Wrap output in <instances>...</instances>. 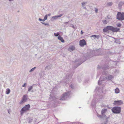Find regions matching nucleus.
Wrapping results in <instances>:
<instances>
[{"instance_id": "18", "label": "nucleus", "mask_w": 124, "mask_h": 124, "mask_svg": "<svg viewBox=\"0 0 124 124\" xmlns=\"http://www.w3.org/2000/svg\"><path fill=\"white\" fill-rule=\"evenodd\" d=\"M33 88V86L32 85L30 86L28 88V91L29 92H30Z\"/></svg>"}, {"instance_id": "35", "label": "nucleus", "mask_w": 124, "mask_h": 124, "mask_svg": "<svg viewBox=\"0 0 124 124\" xmlns=\"http://www.w3.org/2000/svg\"><path fill=\"white\" fill-rule=\"evenodd\" d=\"M26 83H24V84L23 85H22V86L23 87H25V86H26V85H26Z\"/></svg>"}, {"instance_id": "19", "label": "nucleus", "mask_w": 124, "mask_h": 124, "mask_svg": "<svg viewBox=\"0 0 124 124\" xmlns=\"http://www.w3.org/2000/svg\"><path fill=\"white\" fill-rule=\"evenodd\" d=\"M113 3L112 2H108L107 3V5L108 6H110L112 5Z\"/></svg>"}, {"instance_id": "43", "label": "nucleus", "mask_w": 124, "mask_h": 124, "mask_svg": "<svg viewBox=\"0 0 124 124\" xmlns=\"http://www.w3.org/2000/svg\"><path fill=\"white\" fill-rule=\"evenodd\" d=\"M68 23V22H65L64 23L65 24H67Z\"/></svg>"}, {"instance_id": "17", "label": "nucleus", "mask_w": 124, "mask_h": 124, "mask_svg": "<svg viewBox=\"0 0 124 124\" xmlns=\"http://www.w3.org/2000/svg\"><path fill=\"white\" fill-rule=\"evenodd\" d=\"M115 93H118L119 92V89L118 88H116L115 90Z\"/></svg>"}, {"instance_id": "8", "label": "nucleus", "mask_w": 124, "mask_h": 124, "mask_svg": "<svg viewBox=\"0 0 124 124\" xmlns=\"http://www.w3.org/2000/svg\"><path fill=\"white\" fill-rule=\"evenodd\" d=\"M27 100V95H24L22 98V100L20 102V103H22L26 101Z\"/></svg>"}, {"instance_id": "3", "label": "nucleus", "mask_w": 124, "mask_h": 124, "mask_svg": "<svg viewBox=\"0 0 124 124\" xmlns=\"http://www.w3.org/2000/svg\"><path fill=\"white\" fill-rule=\"evenodd\" d=\"M30 106L29 104L26 105L20 111L21 114L23 115V113L26 112L29 109Z\"/></svg>"}, {"instance_id": "30", "label": "nucleus", "mask_w": 124, "mask_h": 124, "mask_svg": "<svg viewBox=\"0 0 124 124\" xmlns=\"http://www.w3.org/2000/svg\"><path fill=\"white\" fill-rule=\"evenodd\" d=\"M47 15H46L45 16H44V18L45 20H46L47 19Z\"/></svg>"}, {"instance_id": "39", "label": "nucleus", "mask_w": 124, "mask_h": 124, "mask_svg": "<svg viewBox=\"0 0 124 124\" xmlns=\"http://www.w3.org/2000/svg\"><path fill=\"white\" fill-rule=\"evenodd\" d=\"M70 87H71V88H72V89H73V86L72 85H70Z\"/></svg>"}, {"instance_id": "42", "label": "nucleus", "mask_w": 124, "mask_h": 124, "mask_svg": "<svg viewBox=\"0 0 124 124\" xmlns=\"http://www.w3.org/2000/svg\"><path fill=\"white\" fill-rule=\"evenodd\" d=\"M46 20H45L44 18L43 19H42V21L43 22H44Z\"/></svg>"}, {"instance_id": "9", "label": "nucleus", "mask_w": 124, "mask_h": 124, "mask_svg": "<svg viewBox=\"0 0 124 124\" xmlns=\"http://www.w3.org/2000/svg\"><path fill=\"white\" fill-rule=\"evenodd\" d=\"M123 104V102L121 100L114 101V104L117 106Z\"/></svg>"}, {"instance_id": "33", "label": "nucleus", "mask_w": 124, "mask_h": 124, "mask_svg": "<svg viewBox=\"0 0 124 124\" xmlns=\"http://www.w3.org/2000/svg\"><path fill=\"white\" fill-rule=\"evenodd\" d=\"M96 13H97L98 12V9L97 8H95L94 9Z\"/></svg>"}, {"instance_id": "46", "label": "nucleus", "mask_w": 124, "mask_h": 124, "mask_svg": "<svg viewBox=\"0 0 124 124\" xmlns=\"http://www.w3.org/2000/svg\"><path fill=\"white\" fill-rule=\"evenodd\" d=\"M34 91H33V90H32L31 91V92H34Z\"/></svg>"}, {"instance_id": "25", "label": "nucleus", "mask_w": 124, "mask_h": 124, "mask_svg": "<svg viewBox=\"0 0 124 124\" xmlns=\"http://www.w3.org/2000/svg\"><path fill=\"white\" fill-rule=\"evenodd\" d=\"M36 68V67H35L32 68L29 71V72H31L33 71Z\"/></svg>"}, {"instance_id": "2", "label": "nucleus", "mask_w": 124, "mask_h": 124, "mask_svg": "<svg viewBox=\"0 0 124 124\" xmlns=\"http://www.w3.org/2000/svg\"><path fill=\"white\" fill-rule=\"evenodd\" d=\"M113 113L116 114L120 113L121 111V108L120 107H114L111 109Z\"/></svg>"}, {"instance_id": "11", "label": "nucleus", "mask_w": 124, "mask_h": 124, "mask_svg": "<svg viewBox=\"0 0 124 124\" xmlns=\"http://www.w3.org/2000/svg\"><path fill=\"white\" fill-rule=\"evenodd\" d=\"M123 5H124V1H120L118 4V8L119 9H121L122 6Z\"/></svg>"}, {"instance_id": "16", "label": "nucleus", "mask_w": 124, "mask_h": 124, "mask_svg": "<svg viewBox=\"0 0 124 124\" xmlns=\"http://www.w3.org/2000/svg\"><path fill=\"white\" fill-rule=\"evenodd\" d=\"M58 39L60 40L62 42H64V40L60 36H59L58 37Z\"/></svg>"}, {"instance_id": "50", "label": "nucleus", "mask_w": 124, "mask_h": 124, "mask_svg": "<svg viewBox=\"0 0 124 124\" xmlns=\"http://www.w3.org/2000/svg\"><path fill=\"white\" fill-rule=\"evenodd\" d=\"M99 68V67H98V68Z\"/></svg>"}, {"instance_id": "13", "label": "nucleus", "mask_w": 124, "mask_h": 124, "mask_svg": "<svg viewBox=\"0 0 124 124\" xmlns=\"http://www.w3.org/2000/svg\"><path fill=\"white\" fill-rule=\"evenodd\" d=\"M75 47L74 46H70L68 48V50L71 52L74 50L75 49Z\"/></svg>"}, {"instance_id": "22", "label": "nucleus", "mask_w": 124, "mask_h": 124, "mask_svg": "<svg viewBox=\"0 0 124 124\" xmlns=\"http://www.w3.org/2000/svg\"><path fill=\"white\" fill-rule=\"evenodd\" d=\"M98 117H100L101 118H106V117H104V116H103V115H99L98 116Z\"/></svg>"}, {"instance_id": "14", "label": "nucleus", "mask_w": 124, "mask_h": 124, "mask_svg": "<svg viewBox=\"0 0 124 124\" xmlns=\"http://www.w3.org/2000/svg\"><path fill=\"white\" fill-rule=\"evenodd\" d=\"M106 79L108 80H111L113 78V76L112 75H109L106 77Z\"/></svg>"}, {"instance_id": "48", "label": "nucleus", "mask_w": 124, "mask_h": 124, "mask_svg": "<svg viewBox=\"0 0 124 124\" xmlns=\"http://www.w3.org/2000/svg\"><path fill=\"white\" fill-rule=\"evenodd\" d=\"M70 17V16H68V18H69Z\"/></svg>"}, {"instance_id": "44", "label": "nucleus", "mask_w": 124, "mask_h": 124, "mask_svg": "<svg viewBox=\"0 0 124 124\" xmlns=\"http://www.w3.org/2000/svg\"><path fill=\"white\" fill-rule=\"evenodd\" d=\"M10 1H13V0H8Z\"/></svg>"}, {"instance_id": "40", "label": "nucleus", "mask_w": 124, "mask_h": 124, "mask_svg": "<svg viewBox=\"0 0 124 124\" xmlns=\"http://www.w3.org/2000/svg\"><path fill=\"white\" fill-rule=\"evenodd\" d=\"M81 34L82 35L83 34V31L82 30L81 31Z\"/></svg>"}, {"instance_id": "23", "label": "nucleus", "mask_w": 124, "mask_h": 124, "mask_svg": "<svg viewBox=\"0 0 124 124\" xmlns=\"http://www.w3.org/2000/svg\"><path fill=\"white\" fill-rule=\"evenodd\" d=\"M51 67H50V66L48 65L47 66H46L45 68V69L46 70V69H47L48 70H49L51 69Z\"/></svg>"}, {"instance_id": "28", "label": "nucleus", "mask_w": 124, "mask_h": 124, "mask_svg": "<svg viewBox=\"0 0 124 124\" xmlns=\"http://www.w3.org/2000/svg\"><path fill=\"white\" fill-rule=\"evenodd\" d=\"M54 35L55 36L57 37L59 35V33L58 32L56 34L55 33H54Z\"/></svg>"}, {"instance_id": "15", "label": "nucleus", "mask_w": 124, "mask_h": 124, "mask_svg": "<svg viewBox=\"0 0 124 124\" xmlns=\"http://www.w3.org/2000/svg\"><path fill=\"white\" fill-rule=\"evenodd\" d=\"M91 38L93 37L94 38V39H95L96 38H97L98 39L99 38V36L96 35H93L91 36Z\"/></svg>"}, {"instance_id": "34", "label": "nucleus", "mask_w": 124, "mask_h": 124, "mask_svg": "<svg viewBox=\"0 0 124 124\" xmlns=\"http://www.w3.org/2000/svg\"><path fill=\"white\" fill-rule=\"evenodd\" d=\"M71 27H72L73 28H74V29L75 28V27L74 26V25L72 24L71 25Z\"/></svg>"}, {"instance_id": "5", "label": "nucleus", "mask_w": 124, "mask_h": 124, "mask_svg": "<svg viewBox=\"0 0 124 124\" xmlns=\"http://www.w3.org/2000/svg\"><path fill=\"white\" fill-rule=\"evenodd\" d=\"M69 92L67 93H65L62 94V97L60 99V100H64L69 97L70 94Z\"/></svg>"}, {"instance_id": "7", "label": "nucleus", "mask_w": 124, "mask_h": 124, "mask_svg": "<svg viewBox=\"0 0 124 124\" xmlns=\"http://www.w3.org/2000/svg\"><path fill=\"white\" fill-rule=\"evenodd\" d=\"M63 15L62 14H61L59 15L53 16L51 18L52 21H54V20H56L62 16Z\"/></svg>"}, {"instance_id": "27", "label": "nucleus", "mask_w": 124, "mask_h": 124, "mask_svg": "<svg viewBox=\"0 0 124 124\" xmlns=\"http://www.w3.org/2000/svg\"><path fill=\"white\" fill-rule=\"evenodd\" d=\"M102 22L104 24H107V23L106 20H102Z\"/></svg>"}, {"instance_id": "32", "label": "nucleus", "mask_w": 124, "mask_h": 124, "mask_svg": "<svg viewBox=\"0 0 124 124\" xmlns=\"http://www.w3.org/2000/svg\"><path fill=\"white\" fill-rule=\"evenodd\" d=\"M81 63H78V65H77L76 66V67H75V68H74V69H75L76 68H77L78 66H79L80 65Z\"/></svg>"}, {"instance_id": "31", "label": "nucleus", "mask_w": 124, "mask_h": 124, "mask_svg": "<svg viewBox=\"0 0 124 124\" xmlns=\"http://www.w3.org/2000/svg\"><path fill=\"white\" fill-rule=\"evenodd\" d=\"M108 117L107 118H106V123H102L101 124H107V123H107V122L108 121Z\"/></svg>"}, {"instance_id": "29", "label": "nucleus", "mask_w": 124, "mask_h": 124, "mask_svg": "<svg viewBox=\"0 0 124 124\" xmlns=\"http://www.w3.org/2000/svg\"><path fill=\"white\" fill-rule=\"evenodd\" d=\"M87 2H83V3H82V6L83 7L84 5H85L86 4H87Z\"/></svg>"}, {"instance_id": "36", "label": "nucleus", "mask_w": 124, "mask_h": 124, "mask_svg": "<svg viewBox=\"0 0 124 124\" xmlns=\"http://www.w3.org/2000/svg\"><path fill=\"white\" fill-rule=\"evenodd\" d=\"M107 18L108 19H110V16H107Z\"/></svg>"}, {"instance_id": "4", "label": "nucleus", "mask_w": 124, "mask_h": 124, "mask_svg": "<svg viewBox=\"0 0 124 124\" xmlns=\"http://www.w3.org/2000/svg\"><path fill=\"white\" fill-rule=\"evenodd\" d=\"M116 18L119 20H124V13L118 12L116 16Z\"/></svg>"}, {"instance_id": "1", "label": "nucleus", "mask_w": 124, "mask_h": 124, "mask_svg": "<svg viewBox=\"0 0 124 124\" xmlns=\"http://www.w3.org/2000/svg\"><path fill=\"white\" fill-rule=\"evenodd\" d=\"M120 28H115L112 26H108L105 27L103 29V31L104 32H108L109 31H111L113 32L119 31Z\"/></svg>"}, {"instance_id": "41", "label": "nucleus", "mask_w": 124, "mask_h": 124, "mask_svg": "<svg viewBox=\"0 0 124 124\" xmlns=\"http://www.w3.org/2000/svg\"><path fill=\"white\" fill-rule=\"evenodd\" d=\"M47 15L48 16H50L51 15V14L49 13V14H48Z\"/></svg>"}, {"instance_id": "24", "label": "nucleus", "mask_w": 124, "mask_h": 124, "mask_svg": "<svg viewBox=\"0 0 124 124\" xmlns=\"http://www.w3.org/2000/svg\"><path fill=\"white\" fill-rule=\"evenodd\" d=\"M103 69H106L108 68V66L107 65H104V67H103Z\"/></svg>"}, {"instance_id": "37", "label": "nucleus", "mask_w": 124, "mask_h": 124, "mask_svg": "<svg viewBox=\"0 0 124 124\" xmlns=\"http://www.w3.org/2000/svg\"><path fill=\"white\" fill-rule=\"evenodd\" d=\"M39 20L40 21H42V19L40 18H39Z\"/></svg>"}, {"instance_id": "47", "label": "nucleus", "mask_w": 124, "mask_h": 124, "mask_svg": "<svg viewBox=\"0 0 124 124\" xmlns=\"http://www.w3.org/2000/svg\"><path fill=\"white\" fill-rule=\"evenodd\" d=\"M75 61V62H77V60H76Z\"/></svg>"}, {"instance_id": "10", "label": "nucleus", "mask_w": 124, "mask_h": 124, "mask_svg": "<svg viewBox=\"0 0 124 124\" xmlns=\"http://www.w3.org/2000/svg\"><path fill=\"white\" fill-rule=\"evenodd\" d=\"M107 111V109H102L101 111V114L103 116H104V117H106V115L104 114Z\"/></svg>"}, {"instance_id": "20", "label": "nucleus", "mask_w": 124, "mask_h": 124, "mask_svg": "<svg viewBox=\"0 0 124 124\" xmlns=\"http://www.w3.org/2000/svg\"><path fill=\"white\" fill-rule=\"evenodd\" d=\"M41 23L43 24H44L46 26L48 27L49 26V25L47 23H45L43 22H41Z\"/></svg>"}, {"instance_id": "12", "label": "nucleus", "mask_w": 124, "mask_h": 124, "mask_svg": "<svg viewBox=\"0 0 124 124\" xmlns=\"http://www.w3.org/2000/svg\"><path fill=\"white\" fill-rule=\"evenodd\" d=\"M105 79V78H103L102 76H101L99 80L98 83L99 85H100L101 84V83L102 82V81L104 80Z\"/></svg>"}, {"instance_id": "49", "label": "nucleus", "mask_w": 124, "mask_h": 124, "mask_svg": "<svg viewBox=\"0 0 124 124\" xmlns=\"http://www.w3.org/2000/svg\"><path fill=\"white\" fill-rule=\"evenodd\" d=\"M99 68V67H98V68Z\"/></svg>"}, {"instance_id": "26", "label": "nucleus", "mask_w": 124, "mask_h": 124, "mask_svg": "<svg viewBox=\"0 0 124 124\" xmlns=\"http://www.w3.org/2000/svg\"><path fill=\"white\" fill-rule=\"evenodd\" d=\"M116 26L118 27H120L121 26V24L120 23H118L116 24Z\"/></svg>"}, {"instance_id": "45", "label": "nucleus", "mask_w": 124, "mask_h": 124, "mask_svg": "<svg viewBox=\"0 0 124 124\" xmlns=\"http://www.w3.org/2000/svg\"><path fill=\"white\" fill-rule=\"evenodd\" d=\"M84 9H86V7H84Z\"/></svg>"}, {"instance_id": "38", "label": "nucleus", "mask_w": 124, "mask_h": 124, "mask_svg": "<svg viewBox=\"0 0 124 124\" xmlns=\"http://www.w3.org/2000/svg\"><path fill=\"white\" fill-rule=\"evenodd\" d=\"M93 101L92 102V105H93V106H94V105H95V103H93Z\"/></svg>"}, {"instance_id": "6", "label": "nucleus", "mask_w": 124, "mask_h": 124, "mask_svg": "<svg viewBox=\"0 0 124 124\" xmlns=\"http://www.w3.org/2000/svg\"><path fill=\"white\" fill-rule=\"evenodd\" d=\"M86 45V43L84 39L80 40L79 41V45L83 47Z\"/></svg>"}, {"instance_id": "21", "label": "nucleus", "mask_w": 124, "mask_h": 124, "mask_svg": "<svg viewBox=\"0 0 124 124\" xmlns=\"http://www.w3.org/2000/svg\"><path fill=\"white\" fill-rule=\"evenodd\" d=\"M10 92V89L8 88L7 89L6 91V94H9Z\"/></svg>"}]
</instances>
